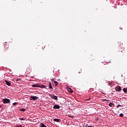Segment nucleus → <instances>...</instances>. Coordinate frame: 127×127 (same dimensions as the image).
Instances as JSON below:
<instances>
[{
    "instance_id": "1",
    "label": "nucleus",
    "mask_w": 127,
    "mask_h": 127,
    "mask_svg": "<svg viewBox=\"0 0 127 127\" xmlns=\"http://www.w3.org/2000/svg\"><path fill=\"white\" fill-rule=\"evenodd\" d=\"M2 102L3 104H9L10 103V100L8 98L3 99Z\"/></svg>"
},
{
    "instance_id": "2",
    "label": "nucleus",
    "mask_w": 127,
    "mask_h": 127,
    "mask_svg": "<svg viewBox=\"0 0 127 127\" xmlns=\"http://www.w3.org/2000/svg\"><path fill=\"white\" fill-rule=\"evenodd\" d=\"M38 99V97L37 96H31L30 97V101H36V100Z\"/></svg>"
},
{
    "instance_id": "3",
    "label": "nucleus",
    "mask_w": 127,
    "mask_h": 127,
    "mask_svg": "<svg viewBox=\"0 0 127 127\" xmlns=\"http://www.w3.org/2000/svg\"><path fill=\"white\" fill-rule=\"evenodd\" d=\"M51 98H52V99H54V100H56V101H57V100H58V97H57V96H55V95L54 94L51 95Z\"/></svg>"
},
{
    "instance_id": "4",
    "label": "nucleus",
    "mask_w": 127,
    "mask_h": 127,
    "mask_svg": "<svg viewBox=\"0 0 127 127\" xmlns=\"http://www.w3.org/2000/svg\"><path fill=\"white\" fill-rule=\"evenodd\" d=\"M53 109L55 110H59V109H60V106L57 104H55L53 107Z\"/></svg>"
},
{
    "instance_id": "5",
    "label": "nucleus",
    "mask_w": 127,
    "mask_h": 127,
    "mask_svg": "<svg viewBox=\"0 0 127 127\" xmlns=\"http://www.w3.org/2000/svg\"><path fill=\"white\" fill-rule=\"evenodd\" d=\"M4 82H5L6 83V85H7V86H11V83H10V82L7 81V80L6 79H4Z\"/></svg>"
},
{
    "instance_id": "6",
    "label": "nucleus",
    "mask_w": 127,
    "mask_h": 127,
    "mask_svg": "<svg viewBox=\"0 0 127 127\" xmlns=\"http://www.w3.org/2000/svg\"><path fill=\"white\" fill-rule=\"evenodd\" d=\"M116 91L117 92H121L122 91V88H121V86H118L116 88H115Z\"/></svg>"
},
{
    "instance_id": "7",
    "label": "nucleus",
    "mask_w": 127,
    "mask_h": 127,
    "mask_svg": "<svg viewBox=\"0 0 127 127\" xmlns=\"http://www.w3.org/2000/svg\"><path fill=\"white\" fill-rule=\"evenodd\" d=\"M32 87H39V84H32Z\"/></svg>"
},
{
    "instance_id": "8",
    "label": "nucleus",
    "mask_w": 127,
    "mask_h": 127,
    "mask_svg": "<svg viewBox=\"0 0 127 127\" xmlns=\"http://www.w3.org/2000/svg\"><path fill=\"white\" fill-rule=\"evenodd\" d=\"M39 88H43L44 89H46V86L43 84L39 85Z\"/></svg>"
},
{
    "instance_id": "9",
    "label": "nucleus",
    "mask_w": 127,
    "mask_h": 127,
    "mask_svg": "<svg viewBox=\"0 0 127 127\" xmlns=\"http://www.w3.org/2000/svg\"><path fill=\"white\" fill-rule=\"evenodd\" d=\"M49 89H53V87H52V83L51 82H49Z\"/></svg>"
},
{
    "instance_id": "10",
    "label": "nucleus",
    "mask_w": 127,
    "mask_h": 127,
    "mask_svg": "<svg viewBox=\"0 0 127 127\" xmlns=\"http://www.w3.org/2000/svg\"><path fill=\"white\" fill-rule=\"evenodd\" d=\"M39 126H40V127H47L46 126V125H45L44 124H43V123H40Z\"/></svg>"
},
{
    "instance_id": "11",
    "label": "nucleus",
    "mask_w": 127,
    "mask_h": 127,
    "mask_svg": "<svg viewBox=\"0 0 127 127\" xmlns=\"http://www.w3.org/2000/svg\"><path fill=\"white\" fill-rule=\"evenodd\" d=\"M54 122H56L57 123H59V122H60V119H54Z\"/></svg>"
},
{
    "instance_id": "12",
    "label": "nucleus",
    "mask_w": 127,
    "mask_h": 127,
    "mask_svg": "<svg viewBox=\"0 0 127 127\" xmlns=\"http://www.w3.org/2000/svg\"><path fill=\"white\" fill-rule=\"evenodd\" d=\"M54 84H55V87H56V86H58V82H57V81L55 80V81H54Z\"/></svg>"
},
{
    "instance_id": "13",
    "label": "nucleus",
    "mask_w": 127,
    "mask_h": 127,
    "mask_svg": "<svg viewBox=\"0 0 127 127\" xmlns=\"http://www.w3.org/2000/svg\"><path fill=\"white\" fill-rule=\"evenodd\" d=\"M19 120L20 121H25L26 120V118H19Z\"/></svg>"
},
{
    "instance_id": "14",
    "label": "nucleus",
    "mask_w": 127,
    "mask_h": 127,
    "mask_svg": "<svg viewBox=\"0 0 127 127\" xmlns=\"http://www.w3.org/2000/svg\"><path fill=\"white\" fill-rule=\"evenodd\" d=\"M19 111L20 112H25L26 111V110H25V109L24 108H21L19 109Z\"/></svg>"
},
{
    "instance_id": "15",
    "label": "nucleus",
    "mask_w": 127,
    "mask_h": 127,
    "mask_svg": "<svg viewBox=\"0 0 127 127\" xmlns=\"http://www.w3.org/2000/svg\"><path fill=\"white\" fill-rule=\"evenodd\" d=\"M109 107H112L113 106H114V103L110 102V104H109Z\"/></svg>"
},
{
    "instance_id": "16",
    "label": "nucleus",
    "mask_w": 127,
    "mask_h": 127,
    "mask_svg": "<svg viewBox=\"0 0 127 127\" xmlns=\"http://www.w3.org/2000/svg\"><path fill=\"white\" fill-rule=\"evenodd\" d=\"M123 92H124V93H127V89L126 88H124V89H123Z\"/></svg>"
},
{
    "instance_id": "17",
    "label": "nucleus",
    "mask_w": 127,
    "mask_h": 127,
    "mask_svg": "<svg viewBox=\"0 0 127 127\" xmlns=\"http://www.w3.org/2000/svg\"><path fill=\"white\" fill-rule=\"evenodd\" d=\"M18 103L17 102H14L12 104L13 106H16L17 105Z\"/></svg>"
},
{
    "instance_id": "18",
    "label": "nucleus",
    "mask_w": 127,
    "mask_h": 127,
    "mask_svg": "<svg viewBox=\"0 0 127 127\" xmlns=\"http://www.w3.org/2000/svg\"><path fill=\"white\" fill-rule=\"evenodd\" d=\"M119 107H124V105H118L117 106H116V107L117 108H119Z\"/></svg>"
},
{
    "instance_id": "19",
    "label": "nucleus",
    "mask_w": 127,
    "mask_h": 127,
    "mask_svg": "<svg viewBox=\"0 0 127 127\" xmlns=\"http://www.w3.org/2000/svg\"><path fill=\"white\" fill-rule=\"evenodd\" d=\"M68 118H71V119H73V116H72L71 115H67Z\"/></svg>"
},
{
    "instance_id": "20",
    "label": "nucleus",
    "mask_w": 127,
    "mask_h": 127,
    "mask_svg": "<svg viewBox=\"0 0 127 127\" xmlns=\"http://www.w3.org/2000/svg\"><path fill=\"white\" fill-rule=\"evenodd\" d=\"M120 117H121L122 118H123V117H124V114H123V113L120 114Z\"/></svg>"
},
{
    "instance_id": "21",
    "label": "nucleus",
    "mask_w": 127,
    "mask_h": 127,
    "mask_svg": "<svg viewBox=\"0 0 127 127\" xmlns=\"http://www.w3.org/2000/svg\"><path fill=\"white\" fill-rule=\"evenodd\" d=\"M16 127H23L22 125H20V126L16 125Z\"/></svg>"
},
{
    "instance_id": "22",
    "label": "nucleus",
    "mask_w": 127,
    "mask_h": 127,
    "mask_svg": "<svg viewBox=\"0 0 127 127\" xmlns=\"http://www.w3.org/2000/svg\"><path fill=\"white\" fill-rule=\"evenodd\" d=\"M91 100V98H88L87 99H85V101H90Z\"/></svg>"
},
{
    "instance_id": "23",
    "label": "nucleus",
    "mask_w": 127,
    "mask_h": 127,
    "mask_svg": "<svg viewBox=\"0 0 127 127\" xmlns=\"http://www.w3.org/2000/svg\"><path fill=\"white\" fill-rule=\"evenodd\" d=\"M88 124L86 125H83V127H88Z\"/></svg>"
},
{
    "instance_id": "24",
    "label": "nucleus",
    "mask_w": 127,
    "mask_h": 127,
    "mask_svg": "<svg viewBox=\"0 0 127 127\" xmlns=\"http://www.w3.org/2000/svg\"><path fill=\"white\" fill-rule=\"evenodd\" d=\"M88 127H93V126H88Z\"/></svg>"
},
{
    "instance_id": "25",
    "label": "nucleus",
    "mask_w": 127,
    "mask_h": 127,
    "mask_svg": "<svg viewBox=\"0 0 127 127\" xmlns=\"http://www.w3.org/2000/svg\"><path fill=\"white\" fill-rule=\"evenodd\" d=\"M52 80V81L53 82V81H54V79H51Z\"/></svg>"
},
{
    "instance_id": "26",
    "label": "nucleus",
    "mask_w": 127,
    "mask_h": 127,
    "mask_svg": "<svg viewBox=\"0 0 127 127\" xmlns=\"http://www.w3.org/2000/svg\"><path fill=\"white\" fill-rule=\"evenodd\" d=\"M99 120V119L98 118H97L96 119V121H98Z\"/></svg>"
},
{
    "instance_id": "27",
    "label": "nucleus",
    "mask_w": 127,
    "mask_h": 127,
    "mask_svg": "<svg viewBox=\"0 0 127 127\" xmlns=\"http://www.w3.org/2000/svg\"><path fill=\"white\" fill-rule=\"evenodd\" d=\"M46 89H49V88H48V87H46Z\"/></svg>"
},
{
    "instance_id": "28",
    "label": "nucleus",
    "mask_w": 127,
    "mask_h": 127,
    "mask_svg": "<svg viewBox=\"0 0 127 127\" xmlns=\"http://www.w3.org/2000/svg\"><path fill=\"white\" fill-rule=\"evenodd\" d=\"M1 107H2V105H0V108H1Z\"/></svg>"
},
{
    "instance_id": "29",
    "label": "nucleus",
    "mask_w": 127,
    "mask_h": 127,
    "mask_svg": "<svg viewBox=\"0 0 127 127\" xmlns=\"http://www.w3.org/2000/svg\"><path fill=\"white\" fill-rule=\"evenodd\" d=\"M120 29H123V28H121V27H120Z\"/></svg>"
},
{
    "instance_id": "30",
    "label": "nucleus",
    "mask_w": 127,
    "mask_h": 127,
    "mask_svg": "<svg viewBox=\"0 0 127 127\" xmlns=\"http://www.w3.org/2000/svg\"><path fill=\"white\" fill-rule=\"evenodd\" d=\"M78 73H80V72H79Z\"/></svg>"
}]
</instances>
